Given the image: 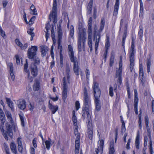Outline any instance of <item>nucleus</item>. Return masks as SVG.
Here are the masks:
<instances>
[{"label": "nucleus", "mask_w": 154, "mask_h": 154, "mask_svg": "<svg viewBox=\"0 0 154 154\" xmlns=\"http://www.w3.org/2000/svg\"><path fill=\"white\" fill-rule=\"evenodd\" d=\"M38 48L36 46H31L27 51V57L29 59L35 60V62L32 64L31 67V72L34 76L37 75L38 69L36 65L38 64L37 61L36 60L37 52Z\"/></svg>", "instance_id": "f257e3e1"}, {"label": "nucleus", "mask_w": 154, "mask_h": 154, "mask_svg": "<svg viewBox=\"0 0 154 154\" xmlns=\"http://www.w3.org/2000/svg\"><path fill=\"white\" fill-rule=\"evenodd\" d=\"M68 55L71 61L73 63V70L76 75H79L78 62L77 58L74 56L73 47L71 45H68Z\"/></svg>", "instance_id": "f03ea898"}, {"label": "nucleus", "mask_w": 154, "mask_h": 154, "mask_svg": "<svg viewBox=\"0 0 154 154\" xmlns=\"http://www.w3.org/2000/svg\"><path fill=\"white\" fill-rule=\"evenodd\" d=\"M86 39V29H84L82 30H80L78 35V51L81 52L83 49L85 50V42Z\"/></svg>", "instance_id": "7ed1b4c3"}, {"label": "nucleus", "mask_w": 154, "mask_h": 154, "mask_svg": "<svg viewBox=\"0 0 154 154\" xmlns=\"http://www.w3.org/2000/svg\"><path fill=\"white\" fill-rule=\"evenodd\" d=\"M105 20L104 18H102L100 22V29H99L98 31L96 32V30L97 29V27L96 26L94 28V40H95V50H97L99 45V43L100 39L101 32L103 29Z\"/></svg>", "instance_id": "20e7f679"}, {"label": "nucleus", "mask_w": 154, "mask_h": 154, "mask_svg": "<svg viewBox=\"0 0 154 154\" xmlns=\"http://www.w3.org/2000/svg\"><path fill=\"white\" fill-rule=\"evenodd\" d=\"M92 88L94 91L95 104L96 106H99L100 103V97L101 92L98 83L96 82H94Z\"/></svg>", "instance_id": "39448f33"}, {"label": "nucleus", "mask_w": 154, "mask_h": 154, "mask_svg": "<svg viewBox=\"0 0 154 154\" xmlns=\"http://www.w3.org/2000/svg\"><path fill=\"white\" fill-rule=\"evenodd\" d=\"M89 106H83L82 109V117L84 119H85L87 116V119L88 121L87 125L88 130H93V128L91 122V115L89 113Z\"/></svg>", "instance_id": "423d86ee"}, {"label": "nucleus", "mask_w": 154, "mask_h": 154, "mask_svg": "<svg viewBox=\"0 0 154 154\" xmlns=\"http://www.w3.org/2000/svg\"><path fill=\"white\" fill-rule=\"evenodd\" d=\"M57 0H53V6L51 12L50 13L49 19L51 21L52 20L53 23L55 24L57 22Z\"/></svg>", "instance_id": "0eeeda50"}, {"label": "nucleus", "mask_w": 154, "mask_h": 154, "mask_svg": "<svg viewBox=\"0 0 154 154\" xmlns=\"http://www.w3.org/2000/svg\"><path fill=\"white\" fill-rule=\"evenodd\" d=\"M122 57L121 56L119 64V69L116 70V78H118L117 80L118 85H121L122 83Z\"/></svg>", "instance_id": "6e6552de"}, {"label": "nucleus", "mask_w": 154, "mask_h": 154, "mask_svg": "<svg viewBox=\"0 0 154 154\" xmlns=\"http://www.w3.org/2000/svg\"><path fill=\"white\" fill-rule=\"evenodd\" d=\"M58 34V48L60 49V54H62V46L61 45V42L62 41L63 36V32L61 28V26L59 25L57 28Z\"/></svg>", "instance_id": "1a4fd4ad"}, {"label": "nucleus", "mask_w": 154, "mask_h": 154, "mask_svg": "<svg viewBox=\"0 0 154 154\" xmlns=\"http://www.w3.org/2000/svg\"><path fill=\"white\" fill-rule=\"evenodd\" d=\"M63 87L62 91V99L64 102H65L67 97L68 85L66 83V79L65 77H64L63 80Z\"/></svg>", "instance_id": "9d476101"}, {"label": "nucleus", "mask_w": 154, "mask_h": 154, "mask_svg": "<svg viewBox=\"0 0 154 154\" xmlns=\"http://www.w3.org/2000/svg\"><path fill=\"white\" fill-rule=\"evenodd\" d=\"M11 125L9 124L8 123H6L5 124L7 133V135L8 134L12 138L13 134L12 132V129H14V131H15V126L14 124V122L12 123H11Z\"/></svg>", "instance_id": "9b49d317"}, {"label": "nucleus", "mask_w": 154, "mask_h": 154, "mask_svg": "<svg viewBox=\"0 0 154 154\" xmlns=\"http://www.w3.org/2000/svg\"><path fill=\"white\" fill-rule=\"evenodd\" d=\"M74 134L76 136L75 141V147H80V134L78 132V129L77 128L74 131Z\"/></svg>", "instance_id": "f8f14e48"}, {"label": "nucleus", "mask_w": 154, "mask_h": 154, "mask_svg": "<svg viewBox=\"0 0 154 154\" xmlns=\"http://www.w3.org/2000/svg\"><path fill=\"white\" fill-rule=\"evenodd\" d=\"M15 42L16 44L20 47L21 50L25 49L28 47V44L27 43H25L23 45L18 38H16L15 40Z\"/></svg>", "instance_id": "ddd939ff"}, {"label": "nucleus", "mask_w": 154, "mask_h": 154, "mask_svg": "<svg viewBox=\"0 0 154 154\" xmlns=\"http://www.w3.org/2000/svg\"><path fill=\"white\" fill-rule=\"evenodd\" d=\"M8 67L10 69L9 72L11 76V78L12 81H14L15 79V76L14 73V68L13 64L12 63L9 62L7 63Z\"/></svg>", "instance_id": "4468645a"}, {"label": "nucleus", "mask_w": 154, "mask_h": 154, "mask_svg": "<svg viewBox=\"0 0 154 154\" xmlns=\"http://www.w3.org/2000/svg\"><path fill=\"white\" fill-rule=\"evenodd\" d=\"M40 50L41 55L43 57L48 53L49 48L46 45H43L40 46Z\"/></svg>", "instance_id": "2eb2a0df"}, {"label": "nucleus", "mask_w": 154, "mask_h": 154, "mask_svg": "<svg viewBox=\"0 0 154 154\" xmlns=\"http://www.w3.org/2000/svg\"><path fill=\"white\" fill-rule=\"evenodd\" d=\"M119 5V0H116V2L114 6V10L113 12V15L116 16L118 13Z\"/></svg>", "instance_id": "dca6fc26"}, {"label": "nucleus", "mask_w": 154, "mask_h": 154, "mask_svg": "<svg viewBox=\"0 0 154 154\" xmlns=\"http://www.w3.org/2000/svg\"><path fill=\"white\" fill-rule=\"evenodd\" d=\"M84 104L85 106H90L91 104V100L89 96L84 97Z\"/></svg>", "instance_id": "f3484780"}, {"label": "nucleus", "mask_w": 154, "mask_h": 154, "mask_svg": "<svg viewBox=\"0 0 154 154\" xmlns=\"http://www.w3.org/2000/svg\"><path fill=\"white\" fill-rule=\"evenodd\" d=\"M17 142L18 143V151L21 153H22L23 149V146L22 145L21 138L20 137H18L17 139Z\"/></svg>", "instance_id": "a211bd4d"}, {"label": "nucleus", "mask_w": 154, "mask_h": 154, "mask_svg": "<svg viewBox=\"0 0 154 154\" xmlns=\"http://www.w3.org/2000/svg\"><path fill=\"white\" fill-rule=\"evenodd\" d=\"M10 148L11 152L14 154H17L16 146L14 142H11L10 144Z\"/></svg>", "instance_id": "6ab92c4d"}, {"label": "nucleus", "mask_w": 154, "mask_h": 154, "mask_svg": "<svg viewBox=\"0 0 154 154\" xmlns=\"http://www.w3.org/2000/svg\"><path fill=\"white\" fill-rule=\"evenodd\" d=\"M2 124H3L2 122ZM4 124H2L0 126V129L1 130V131L2 133V134L4 136L5 139L7 140H8V137L7 135V133L4 130Z\"/></svg>", "instance_id": "aec40b11"}, {"label": "nucleus", "mask_w": 154, "mask_h": 154, "mask_svg": "<svg viewBox=\"0 0 154 154\" xmlns=\"http://www.w3.org/2000/svg\"><path fill=\"white\" fill-rule=\"evenodd\" d=\"M93 3V0H90L88 3L87 7V14H90L91 12Z\"/></svg>", "instance_id": "412c9836"}, {"label": "nucleus", "mask_w": 154, "mask_h": 154, "mask_svg": "<svg viewBox=\"0 0 154 154\" xmlns=\"http://www.w3.org/2000/svg\"><path fill=\"white\" fill-rule=\"evenodd\" d=\"M34 29L30 28L28 29L27 32L28 34L31 35L30 41H32L33 39V37L35 36V33L33 32Z\"/></svg>", "instance_id": "4be33fe9"}, {"label": "nucleus", "mask_w": 154, "mask_h": 154, "mask_svg": "<svg viewBox=\"0 0 154 154\" xmlns=\"http://www.w3.org/2000/svg\"><path fill=\"white\" fill-rule=\"evenodd\" d=\"M30 13L32 15H37V10L33 4L30 6Z\"/></svg>", "instance_id": "5701e85b"}, {"label": "nucleus", "mask_w": 154, "mask_h": 154, "mask_svg": "<svg viewBox=\"0 0 154 154\" xmlns=\"http://www.w3.org/2000/svg\"><path fill=\"white\" fill-rule=\"evenodd\" d=\"M115 54L114 52L112 51L111 53V57L110 59L109 65L112 66L114 61Z\"/></svg>", "instance_id": "b1692460"}, {"label": "nucleus", "mask_w": 154, "mask_h": 154, "mask_svg": "<svg viewBox=\"0 0 154 154\" xmlns=\"http://www.w3.org/2000/svg\"><path fill=\"white\" fill-rule=\"evenodd\" d=\"M5 115L3 110L0 108V120L2 122L3 124H4L5 121Z\"/></svg>", "instance_id": "393cba45"}, {"label": "nucleus", "mask_w": 154, "mask_h": 154, "mask_svg": "<svg viewBox=\"0 0 154 154\" xmlns=\"http://www.w3.org/2000/svg\"><path fill=\"white\" fill-rule=\"evenodd\" d=\"M5 114L8 120L9 121L10 123H13L14 121L12 119V116L11 113L8 111H6V112Z\"/></svg>", "instance_id": "a878e982"}, {"label": "nucleus", "mask_w": 154, "mask_h": 154, "mask_svg": "<svg viewBox=\"0 0 154 154\" xmlns=\"http://www.w3.org/2000/svg\"><path fill=\"white\" fill-rule=\"evenodd\" d=\"M134 106H137L138 101V99L137 97V92L136 89L134 90Z\"/></svg>", "instance_id": "bb28decb"}, {"label": "nucleus", "mask_w": 154, "mask_h": 154, "mask_svg": "<svg viewBox=\"0 0 154 154\" xmlns=\"http://www.w3.org/2000/svg\"><path fill=\"white\" fill-rule=\"evenodd\" d=\"M18 106H26V102L25 100L23 99H21L17 101Z\"/></svg>", "instance_id": "cd10ccee"}, {"label": "nucleus", "mask_w": 154, "mask_h": 154, "mask_svg": "<svg viewBox=\"0 0 154 154\" xmlns=\"http://www.w3.org/2000/svg\"><path fill=\"white\" fill-rule=\"evenodd\" d=\"M114 143L113 142L110 143V148L109 154H114L115 151L114 148Z\"/></svg>", "instance_id": "c85d7f7f"}, {"label": "nucleus", "mask_w": 154, "mask_h": 154, "mask_svg": "<svg viewBox=\"0 0 154 154\" xmlns=\"http://www.w3.org/2000/svg\"><path fill=\"white\" fill-rule=\"evenodd\" d=\"M139 78L142 77H144V73L143 66L142 64H140L139 65Z\"/></svg>", "instance_id": "c756f323"}, {"label": "nucleus", "mask_w": 154, "mask_h": 154, "mask_svg": "<svg viewBox=\"0 0 154 154\" xmlns=\"http://www.w3.org/2000/svg\"><path fill=\"white\" fill-rule=\"evenodd\" d=\"M50 23L49 22L46 24L45 26L46 31L45 34V37L47 40L49 36V34L48 33V30L49 29Z\"/></svg>", "instance_id": "7c9ffc66"}, {"label": "nucleus", "mask_w": 154, "mask_h": 154, "mask_svg": "<svg viewBox=\"0 0 154 154\" xmlns=\"http://www.w3.org/2000/svg\"><path fill=\"white\" fill-rule=\"evenodd\" d=\"M35 83L33 85V88L34 91L38 90V80L36 79L35 81Z\"/></svg>", "instance_id": "2f4dec72"}, {"label": "nucleus", "mask_w": 154, "mask_h": 154, "mask_svg": "<svg viewBox=\"0 0 154 154\" xmlns=\"http://www.w3.org/2000/svg\"><path fill=\"white\" fill-rule=\"evenodd\" d=\"M139 30L138 33V35L139 38L141 40L143 36V31L142 26L139 27Z\"/></svg>", "instance_id": "473e14b6"}, {"label": "nucleus", "mask_w": 154, "mask_h": 154, "mask_svg": "<svg viewBox=\"0 0 154 154\" xmlns=\"http://www.w3.org/2000/svg\"><path fill=\"white\" fill-rule=\"evenodd\" d=\"M72 119L74 125L75 126L74 131L75 130L76 128L77 129H78L77 123V120L76 116H72Z\"/></svg>", "instance_id": "72a5a7b5"}, {"label": "nucleus", "mask_w": 154, "mask_h": 154, "mask_svg": "<svg viewBox=\"0 0 154 154\" xmlns=\"http://www.w3.org/2000/svg\"><path fill=\"white\" fill-rule=\"evenodd\" d=\"M0 34L1 35L4 39L6 38L7 36L5 34V31L3 30L1 26H0Z\"/></svg>", "instance_id": "f704fd0d"}, {"label": "nucleus", "mask_w": 154, "mask_h": 154, "mask_svg": "<svg viewBox=\"0 0 154 154\" xmlns=\"http://www.w3.org/2000/svg\"><path fill=\"white\" fill-rule=\"evenodd\" d=\"M51 36L52 38V40H53V44L55 43L56 42V39L55 38V35H54V30L53 27L52 26V28L51 30Z\"/></svg>", "instance_id": "c9c22d12"}, {"label": "nucleus", "mask_w": 154, "mask_h": 154, "mask_svg": "<svg viewBox=\"0 0 154 154\" xmlns=\"http://www.w3.org/2000/svg\"><path fill=\"white\" fill-rule=\"evenodd\" d=\"M49 109L53 114H54L58 110V106H49Z\"/></svg>", "instance_id": "e433bc0d"}, {"label": "nucleus", "mask_w": 154, "mask_h": 154, "mask_svg": "<svg viewBox=\"0 0 154 154\" xmlns=\"http://www.w3.org/2000/svg\"><path fill=\"white\" fill-rule=\"evenodd\" d=\"M4 148L5 150L6 154H11L10 152L9 148L8 146L5 143L4 144Z\"/></svg>", "instance_id": "4c0bfd02"}, {"label": "nucleus", "mask_w": 154, "mask_h": 154, "mask_svg": "<svg viewBox=\"0 0 154 154\" xmlns=\"http://www.w3.org/2000/svg\"><path fill=\"white\" fill-rule=\"evenodd\" d=\"M127 32L126 31L124 32L122 37V45L124 47L125 43V40L126 37Z\"/></svg>", "instance_id": "58836bf2"}, {"label": "nucleus", "mask_w": 154, "mask_h": 154, "mask_svg": "<svg viewBox=\"0 0 154 154\" xmlns=\"http://www.w3.org/2000/svg\"><path fill=\"white\" fill-rule=\"evenodd\" d=\"M69 35L72 38H73V35L74 34V28L73 26H72L70 28Z\"/></svg>", "instance_id": "ea45409f"}, {"label": "nucleus", "mask_w": 154, "mask_h": 154, "mask_svg": "<svg viewBox=\"0 0 154 154\" xmlns=\"http://www.w3.org/2000/svg\"><path fill=\"white\" fill-rule=\"evenodd\" d=\"M5 99L8 106H11H11H13L12 105L13 103L10 98L8 97H6Z\"/></svg>", "instance_id": "a19ab883"}, {"label": "nucleus", "mask_w": 154, "mask_h": 154, "mask_svg": "<svg viewBox=\"0 0 154 154\" xmlns=\"http://www.w3.org/2000/svg\"><path fill=\"white\" fill-rule=\"evenodd\" d=\"M28 65L27 61L26 63L24 65V70L26 73H29V70L28 69Z\"/></svg>", "instance_id": "79ce46f5"}, {"label": "nucleus", "mask_w": 154, "mask_h": 154, "mask_svg": "<svg viewBox=\"0 0 154 154\" xmlns=\"http://www.w3.org/2000/svg\"><path fill=\"white\" fill-rule=\"evenodd\" d=\"M110 45L109 42V37H107L106 42L105 43V48L106 49L108 50L110 46Z\"/></svg>", "instance_id": "37998d69"}, {"label": "nucleus", "mask_w": 154, "mask_h": 154, "mask_svg": "<svg viewBox=\"0 0 154 154\" xmlns=\"http://www.w3.org/2000/svg\"><path fill=\"white\" fill-rule=\"evenodd\" d=\"M36 17L35 16H32L29 21V25H32L34 23V21Z\"/></svg>", "instance_id": "c03bdc74"}, {"label": "nucleus", "mask_w": 154, "mask_h": 154, "mask_svg": "<svg viewBox=\"0 0 154 154\" xmlns=\"http://www.w3.org/2000/svg\"><path fill=\"white\" fill-rule=\"evenodd\" d=\"M130 62H134V56L135 52H130Z\"/></svg>", "instance_id": "a18cd8bd"}, {"label": "nucleus", "mask_w": 154, "mask_h": 154, "mask_svg": "<svg viewBox=\"0 0 154 154\" xmlns=\"http://www.w3.org/2000/svg\"><path fill=\"white\" fill-rule=\"evenodd\" d=\"M16 58V63L17 65H19L20 63V56L18 54H16L15 56Z\"/></svg>", "instance_id": "49530a36"}, {"label": "nucleus", "mask_w": 154, "mask_h": 154, "mask_svg": "<svg viewBox=\"0 0 154 154\" xmlns=\"http://www.w3.org/2000/svg\"><path fill=\"white\" fill-rule=\"evenodd\" d=\"M88 136L89 139L92 140L93 137V130H88Z\"/></svg>", "instance_id": "de8ad7c7"}, {"label": "nucleus", "mask_w": 154, "mask_h": 154, "mask_svg": "<svg viewBox=\"0 0 154 154\" xmlns=\"http://www.w3.org/2000/svg\"><path fill=\"white\" fill-rule=\"evenodd\" d=\"M139 78L140 80V84L144 86V84L146 81L144 77H142L140 78Z\"/></svg>", "instance_id": "09e8293b"}, {"label": "nucleus", "mask_w": 154, "mask_h": 154, "mask_svg": "<svg viewBox=\"0 0 154 154\" xmlns=\"http://www.w3.org/2000/svg\"><path fill=\"white\" fill-rule=\"evenodd\" d=\"M19 116L21 121V125L24 127V118L23 116L20 114H19Z\"/></svg>", "instance_id": "8fccbe9b"}, {"label": "nucleus", "mask_w": 154, "mask_h": 154, "mask_svg": "<svg viewBox=\"0 0 154 154\" xmlns=\"http://www.w3.org/2000/svg\"><path fill=\"white\" fill-rule=\"evenodd\" d=\"M146 128L149 127V118L147 116H146L145 117Z\"/></svg>", "instance_id": "3c124183"}, {"label": "nucleus", "mask_w": 154, "mask_h": 154, "mask_svg": "<svg viewBox=\"0 0 154 154\" xmlns=\"http://www.w3.org/2000/svg\"><path fill=\"white\" fill-rule=\"evenodd\" d=\"M147 69L148 72H150V69L151 66V62L149 60H148L147 62Z\"/></svg>", "instance_id": "603ef678"}, {"label": "nucleus", "mask_w": 154, "mask_h": 154, "mask_svg": "<svg viewBox=\"0 0 154 154\" xmlns=\"http://www.w3.org/2000/svg\"><path fill=\"white\" fill-rule=\"evenodd\" d=\"M51 140L50 139H49V140H46L45 142V143L46 146V148L48 149H49L50 148V142L49 141L50 140Z\"/></svg>", "instance_id": "864d4df0"}, {"label": "nucleus", "mask_w": 154, "mask_h": 154, "mask_svg": "<svg viewBox=\"0 0 154 154\" xmlns=\"http://www.w3.org/2000/svg\"><path fill=\"white\" fill-rule=\"evenodd\" d=\"M92 25L90 24L89 25H88V34H92Z\"/></svg>", "instance_id": "5fc2aeb1"}, {"label": "nucleus", "mask_w": 154, "mask_h": 154, "mask_svg": "<svg viewBox=\"0 0 154 154\" xmlns=\"http://www.w3.org/2000/svg\"><path fill=\"white\" fill-rule=\"evenodd\" d=\"M85 72L87 78V81H88L89 80V77L90 75V72L89 70L88 69H87L86 70Z\"/></svg>", "instance_id": "6e6d98bb"}, {"label": "nucleus", "mask_w": 154, "mask_h": 154, "mask_svg": "<svg viewBox=\"0 0 154 154\" xmlns=\"http://www.w3.org/2000/svg\"><path fill=\"white\" fill-rule=\"evenodd\" d=\"M92 40H88V44L89 47L90 49V51H91L92 50Z\"/></svg>", "instance_id": "4d7b16f0"}, {"label": "nucleus", "mask_w": 154, "mask_h": 154, "mask_svg": "<svg viewBox=\"0 0 154 154\" xmlns=\"http://www.w3.org/2000/svg\"><path fill=\"white\" fill-rule=\"evenodd\" d=\"M23 13H24V14L23 15V17L24 18V21L26 24H29V22H28V21L27 20L26 17V13L25 12L24 10H23Z\"/></svg>", "instance_id": "13d9d810"}, {"label": "nucleus", "mask_w": 154, "mask_h": 154, "mask_svg": "<svg viewBox=\"0 0 154 154\" xmlns=\"http://www.w3.org/2000/svg\"><path fill=\"white\" fill-rule=\"evenodd\" d=\"M104 144V141L103 140H101L100 142V149H101L102 151H103V146Z\"/></svg>", "instance_id": "bf43d9fd"}, {"label": "nucleus", "mask_w": 154, "mask_h": 154, "mask_svg": "<svg viewBox=\"0 0 154 154\" xmlns=\"http://www.w3.org/2000/svg\"><path fill=\"white\" fill-rule=\"evenodd\" d=\"M93 11V17L95 19L96 18V14L97 13V9L95 7L94 8Z\"/></svg>", "instance_id": "052dcab7"}, {"label": "nucleus", "mask_w": 154, "mask_h": 154, "mask_svg": "<svg viewBox=\"0 0 154 154\" xmlns=\"http://www.w3.org/2000/svg\"><path fill=\"white\" fill-rule=\"evenodd\" d=\"M28 73V77L29 79V81L30 82H32V81H33V77H36L37 75H36V76H34L32 74V75H33V77H32V76H30V74H29V73Z\"/></svg>", "instance_id": "680f3d73"}, {"label": "nucleus", "mask_w": 154, "mask_h": 154, "mask_svg": "<svg viewBox=\"0 0 154 154\" xmlns=\"http://www.w3.org/2000/svg\"><path fill=\"white\" fill-rule=\"evenodd\" d=\"M108 50L107 49H106L105 52L104 53L103 56V59L104 60L105 62L106 61V60L107 58V56L108 53Z\"/></svg>", "instance_id": "e2e57ef3"}, {"label": "nucleus", "mask_w": 154, "mask_h": 154, "mask_svg": "<svg viewBox=\"0 0 154 154\" xmlns=\"http://www.w3.org/2000/svg\"><path fill=\"white\" fill-rule=\"evenodd\" d=\"M113 88L112 87H111L110 88L109 91V94L110 95L111 97H112L113 95Z\"/></svg>", "instance_id": "0e129e2a"}, {"label": "nucleus", "mask_w": 154, "mask_h": 154, "mask_svg": "<svg viewBox=\"0 0 154 154\" xmlns=\"http://www.w3.org/2000/svg\"><path fill=\"white\" fill-rule=\"evenodd\" d=\"M70 70L69 68H67L66 69V74L67 78L68 79L70 78Z\"/></svg>", "instance_id": "69168bd1"}, {"label": "nucleus", "mask_w": 154, "mask_h": 154, "mask_svg": "<svg viewBox=\"0 0 154 154\" xmlns=\"http://www.w3.org/2000/svg\"><path fill=\"white\" fill-rule=\"evenodd\" d=\"M131 49L130 50V52H135L134 51V42H132V44L131 47Z\"/></svg>", "instance_id": "338daca9"}, {"label": "nucleus", "mask_w": 154, "mask_h": 154, "mask_svg": "<svg viewBox=\"0 0 154 154\" xmlns=\"http://www.w3.org/2000/svg\"><path fill=\"white\" fill-rule=\"evenodd\" d=\"M122 131H125V122L122 123Z\"/></svg>", "instance_id": "774afa93"}]
</instances>
